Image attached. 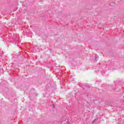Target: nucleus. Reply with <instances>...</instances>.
I'll return each mask as SVG.
<instances>
[{"mask_svg": "<svg viewBox=\"0 0 124 124\" xmlns=\"http://www.w3.org/2000/svg\"><path fill=\"white\" fill-rule=\"evenodd\" d=\"M95 59L96 60V61H97L98 60V57H95Z\"/></svg>", "mask_w": 124, "mask_h": 124, "instance_id": "obj_1", "label": "nucleus"}]
</instances>
